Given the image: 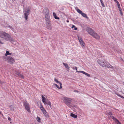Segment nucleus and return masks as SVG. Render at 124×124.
I'll use <instances>...</instances> for the list:
<instances>
[{"label":"nucleus","instance_id":"16","mask_svg":"<svg viewBox=\"0 0 124 124\" xmlns=\"http://www.w3.org/2000/svg\"><path fill=\"white\" fill-rule=\"evenodd\" d=\"M70 116L74 118H76L77 117V115L72 113H71L70 114Z\"/></svg>","mask_w":124,"mask_h":124},{"label":"nucleus","instance_id":"48","mask_svg":"<svg viewBox=\"0 0 124 124\" xmlns=\"http://www.w3.org/2000/svg\"><path fill=\"white\" fill-rule=\"evenodd\" d=\"M75 9H76V10L77 11V9H79L78 7H75Z\"/></svg>","mask_w":124,"mask_h":124},{"label":"nucleus","instance_id":"29","mask_svg":"<svg viewBox=\"0 0 124 124\" xmlns=\"http://www.w3.org/2000/svg\"><path fill=\"white\" fill-rule=\"evenodd\" d=\"M7 58L8 57H6V56H4L3 57V59L4 61H6L7 60H8Z\"/></svg>","mask_w":124,"mask_h":124},{"label":"nucleus","instance_id":"46","mask_svg":"<svg viewBox=\"0 0 124 124\" xmlns=\"http://www.w3.org/2000/svg\"><path fill=\"white\" fill-rule=\"evenodd\" d=\"M118 9L119 11H121L122 10L121 8H119Z\"/></svg>","mask_w":124,"mask_h":124},{"label":"nucleus","instance_id":"18","mask_svg":"<svg viewBox=\"0 0 124 124\" xmlns=\"http://www.w3.org/2000/svg\"><path fill=\"white\" fill-rule=\"evenodd\" d=\"M46 103H44V104L45 105L46 104L48 105H49L50 107H51V102L50 101H47L46 102Z\"/></svg>","mask_w":124,"mask_h":124},{"label":"nucleus","instance_id":"21","mask_svg":"<svg viewBox=\"0 0 124 124\" xmlns=\"http://www.w3.org/2000/svg\"><path fill=\"white\" fill-rule=\"evenodd\" d=\"M9 108L11 110H14V107L12 105H10L9 106Z\"/></svg>","mask_w":124,"mask_h":124},{"label":"nucleus","instance_id":"30","mask_svg":"<svg viewBox=\"0 0 124 124\" xmlns=\"http://www.w3.org/2000/svg\"><path fill=\"white\" fill-rule=\"evenodd\" d=\"M37 121L39 122H41V119L40 118V117H39L38 116L37 117Z\"/></svg>","mask_w":124,"mask_h":124},{"label":"nucleus","instance_id":"34","mask_svg":"<svg viewBox=\"0 0 124 124\" xmlns=\"http://www.w3.org/2000/svg\"><path fill=\"white\" fill-rule=\"evenodd\" d=\"M54 80L56 83H59V81H58V80L56 79L55 78H54Z\"/></svg>","mask_w":124,"mask_h":124},{"label":"nucleus","instance_id":"15","mask_svg":"<svg viewBox=\"0 0 124 124\" xmlns=\"http://www.w3.org/2000/svg\"><path fill=\"white\" fill-rule=\"evenodd\" d=\"M53 15L54 18L55 19L59 20V18L56 16V15L55 13L54 12L53 13Z\"/></svg>","mask_w":124,"mask_h":124},{"label":"nucleus","instance_id":"17","mask_svg":"<svg viewBox=\"0 0 124 124\" xmlns=\"http://www.w3.org/2000/svg\"><path fill=\"white\" fill-rule=\"evenodd\" d=\"M81 15L87 19H88V17L85 14L83 13Z\"/></svg>","mask_w":124,"mask_h":124},{"label":"nucleus","instance_id":"14","mask_svg":"<svg viewBox=\"0 0 124 124\" xmlns=\"http://www.w3.org/2000/svg\"><path fill=\"white\" fill-rule=\"evenodd\" d=\"M15 76L22 79H24V76L22 74H21V73L19 74L18 76Z\"/></svg>","mask_w":124,"mask_h":124},{"label":"nucleus","instance_id":"22","mask_svg":"<svg viewBox=\"0 0 124 124\" xmlns=\"http://www.w3.org/2000/svg\"><path fill=\"white\" fill-rule=\"evenodd\" d=\"M77 11L78 13L81 15L83 13L82 11L79 9H77Z\"/></svg>","mask_w":124,"mask_h":124},{"label":"nucleus","instance_id":"10","mask_svg":"<svg viewBox=\"0 0 124 124\" xmlns=\"http://www.w3.org/2000/svg\"><path fill=\"white\" fill-rule=\"evenodd\" d=\"M41 111L44 115L46 118L49 117V115H48L47 112L46 111V110L45 109Z\"/></svg>","mask_w":124,"mask_h":124},{"label":"nucleus","instance_id":"39","mask_svg":"<svg viewBox=\"0 0 124 124\" xmlns=\"http://www.w3.org/2000/svg\"><path fill=\"white\" fill-rule=\"evenodd\" d=\"M120 13L121 15L122 16L123 15V14L122 10L121 11H120Z\"/></svg>","mask_w":124,"mask_h":124},{"label":"nucleus","instance_id":"40","mask_svg":"<svg viewBox=\"0 0 124 124\" xmlns=\"http://www.w3.org/2000/svg\"><path fill=\"white\" fill-rule=\"evenodd\" d=\"M4 83V82L0 80V84H3Z\"/></svg>","mask_w":124,"mask_h":124},{"label":"nucleus","instance_id":"52","mask_svg":"<svg viewBox=\"0 0 124 124\" xmlns=\"http://www.w3.org/2000/svg\"><path fill=\"white\" fill-rule=\"evenodd\" d=\"M0 43H1V44H3V43H2L1 42V40H0Z\"/></svg>","mask_w":124,"mask_h":124},{"label":"nucleus","instance_id":"24","mask_svg":"<svg viewBox=\"0 0 124 124\" xmlns=\"http://www.w3.org/2000/svg\"><path fill=\"white\" fill-rule=\"evenodd\" d=\"M40 109L41 110H42L44 109V108L43 107V106L42 104L41 103H40Z\"/></svg>","mask_w":124,"mask_h":124},{"label":"nucleus","instance_id":"3","mask_svg":"<svg viewBox=\"0 0 124 124\" xmlns=\"http://www.w3.org/2000/svg\"><path fill=\"white\" fill-rule=\"evenodd\" d=\"M24 106L25 109L29 112H31L30 106L26 101H24L23 102Z\"/></svg>","mask_w":124,"mask_h":124},{"label":"nucleus","instance_id":"13","mask_svg":"<svg viewBox=\"0 0 124 124\" xmlns=\"http://www.w3.org/2000/svg\"><path fill=\"white\" fill-rule=\"evenodd\" d=\"M47 28L49 29H52V27L51 25V23H49V24L48 23L46 24Z\"/></svg>","mask_w":124,"mask_h":124},{"label":"nucleus","instance_id":"12","mask_svg":"<svg viewBox=\"0 0 124 124\" xmlns=\"http://www.w3.org/2000/svg\"><path fill=\"white\" fill-rule=\"evenodd\" d=\"M63 65L67 69V70H70L69 69H70V67H69L68 66V65L67 63H64V62H63Z\"/></svg>","mask_w":124,"mask_h":124},{"label":"nucleus","instance_id":"25","mask_svg":"<svg viewBox=\"0 0 124 124\" xmlns=\"http://www.w3.org/2000/svg\"><path fill=\"white\" fill-rule=\"evenodd\" d=\"M11 53H9V52L8 51H7L6 53L5 54V55L7 56V55H11Z\"/></svg>","mask_w":124,"mask_h":124},{"label":"nucleus","instance_id":"6","mask_svg":"<svg viewBox=\"0 0 124 124\" xmlns=\"http://www.w3.org/2000/svg\"><path fill=\"white\" fill-rule=\"evenodd\" d=\"M65 102L67 105L70 107H71L70 104L71 103V101L69 98H66L65 99Z\"/></svg>","mask_w":124,"mask_h":124},{"label":"nucleus","instance_id":"36","mask_svg":"<svg viewBox=\"0 0 124 124\" xmlns=\"http://www.w3.org/2000/svg\"><path fill=\"white\" fill-rule=\"evenodd\" d=\"M85 75H86L88 77H90V74H88L87 73H86L85 74Z\"/></svg>","mask_w":124,"mask_h":124},{"label":"nucleus","instance_id":"33","mask_svg":"<svg viewBox=\"0 0 124 124\" xmlns=\"http://www.w3.org/2000/svg\"><path fill=\"white\" fill-rule=\"evenodd\" d=\"M112 113H113L112 112H110L108 113V114L109 115H113V114H112Z\"/></svg>","mask_w":124,"mask_h":124},{"label":"nucleus","instance_id":"43","mask_svg":"<svg viewBox=\"0 0 124 124\" xmlns=\"http://www.w3.org/2000/svg\"><path fill=\"white\" fill-rule=\"evenodd\" d=\"M109 65L110 66V68L112 69L113 68V67L110 64H109Z\"/></svg>","mask_w":124,"mask_h":124},{"label":"nucleus","instance_id":"41","mask_svg":"<svg viewBox=\"0 0 124 124\" xmlns=\"http://www.w3.org/2000/svg\"><path fill=\"white\" fill-rule=\"evenodd\" d=\"M75 69L76 70V71L77 72H78V71L77 70V67H75Z\"/></svg>","mask_w":124,"mask_h":124},{"label":"nucleus","instance_id":"42","mask_svg":"<svg viewBox=\"0 0 124 124\" xmlns=\"http://www.w3.org/2000/svg\"><path fill=\"white\" fill-rule=\"evenodd\" d=\"M114 0L115 2H116L117 3V4L119 3L117 0Z\"/></svg>","mask_w":124,"mask_h":124},{"label":"nucleus","instance_id":"53","mask_svg":"<svg viewBox=\"0 0 124 124\" xmlns=\"http://www.w3.org/2000/svg\"><path fill=\"white\" fill-rule=\"evenodd\" d=\"M67 23H68L69 22V20H67Z\"/></svg>","mask_w":124,"mask_h":124},{"label":"nucleus","instance_id":"56","mask_svg":"<svg viewBox=\"0 0 124 124\" xmlns=\"http://www.w3.org/2000/svg\"><path fill=\"white\" fill-rule=\"evenodd\" d=\"M123 83H124V82H123Z\"/></svg>","mask_w":124,"mask_h":124},{"label":"nucleus","instance_id":"45","mask_svg":"<svg viewBox=\"0 0 124 124\" xmlns=\"http://www.w3.org/2000/svg\"><path fill=\"white\" fill-rule=\"evenodd\" d=\"M74 30H77V29H78L77 28V27H74Z\"/></svg>","mask_w":124,"mask_h":124},{"label":"nucleus","instance_id":"2","mask_svg":"<svg viewBox=\"0 0 124 124\" xmlns=\"http://www.w3.org/2000/svg\"><path fill=\"white\" fill-rule=\"evenodd\" d=\"M86 30L89 34L93 38L98 39H100L99 35L95 32L91 28L87 27L86 28Z\"/></svg>","mask_w":124,"mask_h":124},{"label":"nucleus","instance_id":"51","mask_svg":"<svg viewBox=\"0 0 124 124\" xmlns=\"http://www.w3.org/2000/svg\"><path fill=\"white\" fill-rule=\"evenodd\" d=\"M86 72H85L83 71V73H82L83 74H84L85 75V74L86 73Z\"/></svg>","mask_w":124,"mask_h":124},{"label":"nucleus","instance_id":"19","mask_svg":"<svg viewBox=\"0 0 124 124\" xmlns=\"http://www.w3.org/2000/svg\"><path fill=\"white\" fill-rule=\"evenodd\" d=\"M20 73V72L19 71L15 70V73L16 75V76H18Z\"/></svg>","mask_w":124,"mask_h":124},{"label":"nucleus","instance_id":"54","mask_svg":"<svg viewBox=\"0 0 124 124\" xmlns=\"http://www.w3.org/2000/svg\"><path fill=\"white\" fill-rule=\"evenodd\" d=\"M62 10H63V9L62 8Z\"/></svg>","mask_w":124,"mask_h":124},{"label":"nucleus","instance_id":"8","mask_svg":"<svg viewBox=\"0 0 124 124\" xmlns=\"http://www.w3.org/2000/svg\"><path fill=\"white\" fill-rule=\"evenodd\" d=\"M7 59L8 61L9 62V63H13L14 62H15L13 58L10 56L8 57Z\"/></svg>","mask_w":124,"mask_h":124},{"label":"nucleus","instance_id":"49","mask_svg":"<svg viewBox=\"0 0 124 124\" xmlns=\"http://www.w3.org/2000/svg\"><path fill=\"white\" fill-rule=\"evenodd\" d=\"M75 27V25H73L71 27L72 28H73Z\"/></svg>","mask_w":124,"mask_h":124},{"label":"nucleus","instance_id":"32","mask_svg":"<svg viewBox=\"0 0 124 124\" xmlns=\"http://www.w3.org/2000/svg\"><path fill=\"white\" fill-rule=\"evenodd\" d=\"M106 64L105 66L104 67H107V68H110V66H109V65L108 64H107L106 63V64Z\"/></svg>","mask_w":124,"mask_h":124},{"label":"nucleus","instance_id":"4","mask_svg":"<svg viewBox=\"0 0 124 124\" xmlns=\"http://www.w3.org/2000/svg\"><path fill=\"white\" fill-rule=\"evenodd\" d=\"M23 12H24V18L25 20H26L28 18V15L30 14V9L29 7L27 8V9L25 10Z\"/></svg>","mask_w":124,"mask_h":124},{"label":"nucleus","instance_id":"47","mask_svg":"<svg viewBox=\"0 0 124 124\" xmlns=\"http://www.w3.org/2000/svg\"><path fill=\"white\" fill-rule=\"evenodd\" d=\"M83 71H78V72H80V73H82Z\"/></svg>","mask_w":124,"mask_h":124},{"label":"nucleus","instance_id":"7","mask_svg":"<svg viewBox=\"0 0 124 124\" xmlns=\"http://www.w3.org/2000/svg\"><path fill=\"white\" fill-rule=\"evenodd\" d=\"M46 18V24L48 23L49 24V23H51L50 19L49 16L47 15L45 16Z\"/></svg>","mask_w":124,"mask_h":124},{"label":"nucleus","instance_id":"9","mask_svg":"<svg viewBox=\"0 0 124 124\" xmlns=\"http://www.w3.org/2000/svg\"><path fill=\"white\" fill-rule=\"evenodd\" d=\"M45 16L47 15L49 16V10L48 8H47L46 7L45 8Z\"/></svg>","mask_w":124,"mask_h":124},{"label":"nucleus","instance_id":"37","mask_svg":"<svg viewBox=\"0 0 124 124\" xmlns=\"http://www.w3.org/2000/svg\"><path fill=\"white\" fill-rule=\"evenodd\" d=\"M54 85L56 86V87L59 89V86L57 84H56L55 83L54 84Z\"/></svg>","mask_w":124,"mask_h":124},{"label":"nucleus","instance_id":"44","mask_svg":"<svg viewBox=\"0 0 124 124\" xmlns=\"http://www.w3.org/2000/svg\"><path fill=\"white\" fill-rule=\"evenodd\" d=\"M8 120L9 121H10L11 120V119L10 117H8Z\"/></svg>","mask_w":124,"mask_h":124},{"label":"nucleus","instance_id":"26","mask_svg":"<svg viewBox=\"0 0 124 124\" xmlns=\"http://www.w3.org/2000/svg\"><path fill=\"white\" fill-rule=\"evenodd\" d=\"M111 117H112V119H113V120L116 122V121L118 120L116 117H114L113 116H111Z\"/></svg>","mask_w":124,"mask_h":124},{"label":"nucleus","instance_id":"50","mask_svg":"<svg viewBox=\"0 0 124 124\" xmlns=\"http://www.w3.org/2000/svg\"><path fill=\"white\" fill-rule=\"evenodd\" d=\"M9 27L11 29H13V28L11 26H9Z\"/></svg>","mask_w":124,"mask_h":124},{"label":"nucleus","instance_id":"23","mask_svg":"<svg viewBox=\"0 0 124 124\" xmlns=\"http://www.w3.org/2000/svg\"><path fill=\"white\" fill-rule=\"evenodd\" d=\"M77 11L78 13L81 15L83 13L82 11L79 9H77Z\"/></svg>","mask_w":124,"mask_h":124},{"label":"nucleus","instance_id":"31","mask_svg":"<svg viewBox=\"0 0 124 124\" xmlns=\"http://www.w3.org/2000/svg\"><path fill=\"white\" fill-rule=\"evenodd\" d=\"M59 84L60 85V87H59V89H61L62 88V84L61 82H59Z\"/></svg>","mask_w":124,"mask_h":124},{"label":"nucleus","instance_id":"11","mask_svg":"<svg viewBox=\"0 0 124 124\" xmlns=\"http://www.w3.org/2000/svg\"><path fill=\"white\" fill-rule=\"evenodd\" d=\"M98 63L100 66L104 67L105 66V64H106V62L105 63L104 62L102 61L98 62Z\"/></svg>","mask_w":124,"mask_h":124},{"label":"nucleus","instance_id":"28","mask_svg":"<svg viewBox=\"0 0 124 124\" xmlns=\"http://www.w3.org/2000/svg\"><path fill=\"white\" fill-rule=\"evenodd\" d=\"M116 94L118 96L120 97L121 98H122L124 99V97H123V96H121V95L117 93V94Z\"/></svg>","mask_w":124,"mask_h":124},{"label":"nucleus","instance_id":"1","mask_svg":"<svg viewBox=\"0 0 124 124\" xmlns=\"http://www.w3.org/2000/svg\"><path fill=\"white\" fill-rule=\"evenodd\" d=\"M0 37L7 41H9L10 42L14 41V39L11 37L9 35L5 32H0Z\"/></svg>","mask_w":124,"mask_h":124},{"label":"nucleus","instance_id":"27","mask_svg":"<svg viewBox=\"0 0 124 124\" xmlns=\"http://www.w3.org/2000/svg\"><path fill=\"white\" fill-rule=\"evenodd\" d=\"M100 1L102 6L103 7H105V5L104 4V3H103L102 0H100Z\"/></svg>","mask_w":124,"mask_h":124},{"label":"nucleus","instance_id":"55","mask_svg":"<svg viewBox=\"0 0 124 124\" xmlns=\"http://www.w3.org/2000/svg\"><path fill=\"white\" fill-rule=\"evenodd\" d=\"M1 112L0 111V114H1Z\"/></svg>","mask_w":124,"mask_h":124},{"label":"nucleus","instance_id":"20","mask_svg":"<svg viewBox=\"0 0 124 124\" xmlns=\"http://www.w3.org/2000/svg\"><path fill=\"white\" fill-rule=\"evenodd\" d=\"M42 101L44 103H46V98L44 97L43 95H42Z\"/></svg>","mask_w":124,"mask_h":124},{"label":"nucleus","instance_id":"5","mask_svg":"<svg viewBox=\"0 0 124 124\" xmlns=\"http://www.w3.org/2000/svg\"><path fill=\"white\" fill-rule=\"evenodd\" d=\"M78 39L82 47H85V44L83 40V39L80 36H78Z\"/></svg>","mask_w":124,"mask_h":124},{"label":"nucleus","instance_id":"35","mask_svg":"<svg viewBox=\"0 0 124 124\" xmlns=\"http://www.w3.org/2000/svg\"><path fill=\"white\" fill-rule=\"evenodd\" d=\"M116 123L117 124H121V123L119 122L118 120L117 121Z\"/></svg>","mask_w":124,"mask_h":124},{"label":"nucleus","instance_id":"38","mask_svg":"<svg viewBox=\"0 0 124 124\" xmlns=\"http://www.w3.org/2000/svg\"><path fill=\"white\" fill-rule=\"evenodd\" d=\"M117 7H118V8H120V4L119 3H117Z\"/></svg>","mask_w":124,"mask_h":124}]
</instances>
